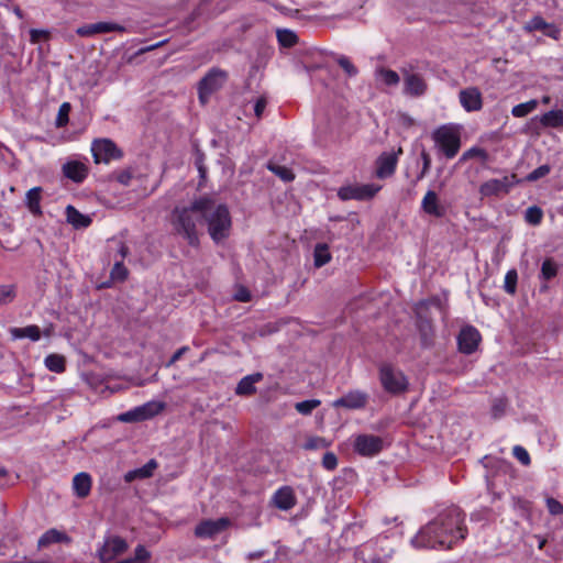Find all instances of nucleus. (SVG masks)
<instances>
[{"label":"nucleus","mask_w":563,"mask_h":563,"mask_svg":"<svg viewBox=\"0 0 563 563\" xmlns=\"http://www.w3.org/2000/svg\"><path fill=\"white\" fill-rule=\"evenodd\" d=\"M465 514L457 506H450L441 510L438 516L421 527L411 539L416 549H452L465 540L468 531L465 526Z\"/></svg>","instance_id":"f257e3e1"},{"label":"nucleus","mask_w":563,"mask_h":563,"mask_svg":"<svg viewBox=\"0 0 563 563\" xmlns=\"http://www.w3.org/2000/svg\"><path fill=\"white\" fill-rule=\"evenodd\" d=\"M208 197H199L195 199L188 207H176L172 214V224L177 234L181 235L187 240L191 246L199 244V238L197 233V223L202 221L203 209L206 210V203Z\"/></svg>","instance_id":"f03ea898"},{"label":"nucleus","mask_w":563,"mask_h":563,"mask_svg":"<svg viewBox=\"0 0 563 563\" xmlns=\"http://www.w3.org/2000/svg\"><path fill=\"white\" fill-rule=\"evenodd\" d=\"M202 220L207 223L208 233L214 243H222L230 236L232 220L227 205H217L212 198L208 197Z\"/></svg>","instance_id":"7ed1b4c3"},{"label":"nucleus","mask_w":563,"mask_h":563,"mask_svg":"<svg viewBox=\"0 0 563 563\" xmlns=\"http://www.w3.org/2000/svg\"><path fill=\"white\" fill-rule=\"evenodd\" d=\"M432 140L448 159L453 158L460 151V133L450 125H441L435 129L432 133Z\"/></svg>","instance_id":"20e7f679"},{"label":"nucleus","mask_w":563,"mask_h":563,"mask_svg":"<svg viewBox=\"0 0 563 563\" xmlns=\"http://www.w3.org/2000/svg\"><path fill=\"white\" fill-rule=\"evenodd\" d=\"M379 382L385 391L391 395H399L407 391L409 383L405 374L390 364H383L379 367Z\"/></svg>","instance_id":"39448f33"},{"label":"nucleus","mask_w":563,"mask_h":563,"mask_svg":"<svg viewBox=\"0 0 563 563\" xmlns=\"http://www.w3.org/2000/svg\"><path fill=\"white\" fill-rule=\"evenodd\" d=\"M228 75L220 68H211L198 84L199 100L207 103L210 96L219 90L225 82Z\"/></svg>","instance_id":"423d86ee"},{"label":"nucleus","mask_w":563,"mask_h":563,"mask_svg":"<svg viewBox=\"0 0 563 563\" xmlns=\"http://www.w3.org/2000/svg\"><path fill=\"white\" fill-rule=\"evenodd\" d=\"M386 445L387 443L382 437L362 433L355 437L353 450L361 456L374 457L378 455Z\"/></svg>","instance_id":"0eeeda50"},{"label":"nucleus","mask_w":563,"mask_h":563,"mask_svg":"<svg viewBox=\"0 0 563 563\" xmlns=\"http://www.w3.org/2000/svg\"><path fill=\"white\" fill-rule=\"evenodd\" d=\"M91 152L96 164H108L123 156L122 151L109 139L95 140L91 144Z\"/></svg>","instance_id":"6e6552de"},{"label":"nucleus","mask_w":563,"mask_h":563,"mask_svg":"<svg viewBox=\"0 0 563 563\" xmlns=\"http://www.w3.org/2000/svg\"><path fill=\"white\" fill-rule=\"evenodd\" d=\"M165 405L161 401H148L142 406L135 407L119 416L122 422H139L151 419L162 412Z\"/></svg>","instance_id":"1a4fd4ad"},{"label":"nucleus","mask_w":563,"mask_h":563,"mask_svg":"<svg viewBox=\"0 0 563 563\" xmlns=\"http://www.w3.org/2000/svg\"><path fill=\"white\" fill-rule=\"evenodd\" d=\"M165 405L161 401H148L142 406L135 407L119 416L122 422H139L151 419L162 412Z\"/></svg>","instance_id":"9d476101"},{"label":"nucleus","mask_w":563,"mask_h":563,"mask_svg":"<svg viewBox=\"0 0 563 563\" xmlns=\"http://www.w3.org/2000/svg\"><path fill=\"white\" fill-rule=\"evenodd\" d=\"M517 183L516 175L504 176L500 179L492 178L479 186L481 198L499 197L507 195Z\"/></svg>","instance_id":"9b49d317"},{"label":"nucleus","mask_w":563,"mask_h":563,"mask_svg":"<svg viewBox=\"0 0 563 563\" xmlns=\"http://www.w3.org/2000/svg\"><path fill=\"white\" fill-rule=\"evenodd\" d=\"M365 548L373 551V555L367 563H388L396 551L386 536H378L375 540L369 541Z\"/></svg>","instance_id":"f8f14e48"},{"label":"nucleus","mask_w":563,"mask_h":563,"mask_svg":"<svg viewBox=\"0 0 563 563\" xmlns=\"http://www.w3.org/2000/svg\"><path fill=\"white\" fill-rule=\"evenodd\" d=\"M401 74L404 80V95L412 98H419L427 92L428 84L421 74L407 68H402Z\"/></svg>","instance_id":"ddd939ff"},{"label":"nucleus","mask_w":563,"mask_h":563,"mask_svg":"<svg viewBox=\"0 0 563 563\" xmlns=\"http://www.w3.org/2000/svg\"><path fill=\"white\" fill-rule=\"evenodd\" d=\"M128 548L129 544L123 538L119 536L108 537L104 539L102 547L98 549L97 556L102 563H108L126 552Z\"/></svg>","instance_id":"4468645a"},{"label":"nucleus","mask_w":563,"mask_h":563,"mask_svg":"<svg viewBox=\"0 0 563 563\" xmlns=\"http://www.w3.org/2000/svg\"><path fill=\"white\" fill-rule=\"evenodd\" d=\"M402 154V147L399 146L397 151L383 152L375 162V175L379 179L391 177L398 164L399 156Z\"/></svg>","instance_id":"2eb2a0df"},{"label":"nucleus","mask_w":563,"mask_h":563,"mask_svg":"<svg viewBox=\"0 0 563 563\" xmlns=\"http://www.w3.org/2000/svg\"><path fill=\"white\" fill-rule=\"evenodd\" d=\"M380 189L374 184L343 186L338 191V197L343 200H367L373 198Z\"/></svg>","instance_id":"dca6fc26"},{"label":"nucleus","mask_w":563,"mask_h":563,"mask_svg":"<svg viewBox=\"0 0 563 563\" xmlns=\"http://www.w3.org/2000/svg\"><path fill=\"white\" fill-rule=\"evenodd\" d=\"M229 525L230 520L228 518L202 520L196 526L195 536L199 539H213L223 532Z\"/></svg>","instance_id":"f3484780"},{"label":"nucleus","mask_w":563,"mask_h":563,"mask_svg":"<svg viewBox=\"0 0 563 563\" xmlns=\"http://www.w3.org/2000/svg\"><path fill=\"white\" fill-rule=\"evenodd\" d=\"M481 339V333L475 327L465 325L457 335L459 350L464 354H472L477 350Z\"/></svg>","instance_id":"a211bd4d"},{"label":"nucleus","mask_w":563,"mask_h":563,"mask_svg":"<svg viewBox=\"0 0 563 563\" xmlns=\"http://www.w3.org/2000/svg\"><path fill=\"white\" fill-rule=\"evenodd\" d=\"M368 398L367 393L354 389L335 399L332 405L335 408H346L350 410L362 409L367 405Z\"/></svg>","instance_id":"6ab92c4d"},{"label":"nucleus","mask_w":563,"mask_h":563,"mask_svg":"<svg viewBox=\"0 0 563 563\" xmlns=\"http://www.w3.org/2000/svg\"><path fill=\"white\" fill-rule=\"evenodd\" d=\"M523 31L527 33L541 32L553 40H558L561 35L560 29L553 23H548L541 15H536L527 21Z\"/></svg>","instance_id":"aec40b11"},{"label":"nucleus","mask_w":563,"mask_h":563,"mask_svg":"<svg viewBox=\"0 0 563 563\" xmlns=\"http://www.w3.org/2000/svg\"><path fill=\"white\" fill-rule=\"evenodd\" d=\"M460 103L467 112L479 111L483 108V98L478 88L468 87L459 93Z\"/></svg>","instance_id":"412c9836"},{"label":"nucleus","mask_w":563,"mask_h":563,"mask_svg":"<svg viewBox=\"0 0 563 563\" xmlns=\"http://www.w3.org/2000/svg\"><path fill=\"white\" fill-rule=\"evenodd\" d=\"M421 210L438 219L446 214V208L440 202L438 194L433 190L426 192L421 201Z\"/></svg>","instance_id":"4be33fe9"},{"label":"nucleus","mask_w":563,"mask_h":563,"mask_svg":"<svg viewBox=\"0 0 563 563\" xmlns=\"http://www.w3.org/2000/svg\"><path fill=\"white\" fill-rule=\"evenodd\" d=\"M272 501L276 508L287 511L295 507L297 498L290 486H283L274 493Z\"/></svg>","instance_id":"5701e85b"},{"label":"nucleus","mask_w":563,"mask_h":563,"mask_svg":"<svg viewBox=\"0 0 563 563\" xmlns=\"http://www.w3.org/2000/svg\"><path fill=\"white\" fill-rule=\"evenodd\" d=\"M63 174L75 183H82L88 176V167L82 162L69 161L63 165Z\"/></svg>","instance_id":"b1692460"},{"label":"nucleus","mask_w":563,"mask_h":563,"mask_svg":"<svg viewBox=\"0 0 563 563\" xmlns=\"http://www.w3.org/2000/svg\"><path fill=\"white\" fill-rule=\"evenodd\" d=\"M92 478L90 474L86 472H80L76 474L73 478V489L74 494L78 498H86L91 490Z\"/></svg>","instance_id":"393cba45"},{"label":"nucleus","mask_w":563,"mask_h":563,"mask_svg":"<svg viewBox=\"0 0 563 563\" xmlns=\"http://www.w3.org/2000/svg\"><path fill=\"white\" fill-rule=\"evenodd\" d=\"M263 379L262 373H254L244 376L235 387V394L239 396H251L256 393L255 384Z\"/></svg>","instance_id":"a878e982"},{"label":"nucleus","mask_w":563,"mask_h":563,"mask_svg":"<svg viewBox=\"0 0 563 563\" xmlns=\"http://www.w3.org/2000/svg\"><path fill=\"white\" fill-rule=\"evenodd\" d=\"M417 327L420 334L421 346L429 349L433 345L434 329L431 320L418 317Z\"/></svg>","instance_id":"bb28decb"},{"label":"nucleus","mask_w":563,"mask_h":563,"mask_svg":"<svg viewBox=\"0 0 563 563\" xmlns=\"http://www.w3.org/2000/svg\"><path fill=\"white\" fill-rule=\"evenodd\" d=\"M157 462L152 459L146 464H144L142 467L131 470L125 473L124 481L126 483H131L135 479H145L153 476V473L155 468L157 467Z\"/></svg>","instance_id":"cd10ccee"},{"label":"nucleus","mask_w":563,"mask_h":563,"mask_svg":"<svg viewBox=\"0 0 563 563\" xmlns=\"http://www.w3.org/2000/svg\"><path fill=\"white\" fill-rule=\"evenodd\" d=\"M42 187H33L27 190L25 195V206L29 211L35 216H42L41 200H42Z\"/></svg>","instance_id":"c85d7f7f"},{"label":"nucleus","mask_w":563,"mask_h":563,"mask_svg":"<svg viewBox=\"0 0 563 563\" xmlns=\"http://www.w3.org/2000/svg\"><path fill=\"white\" fill-rule=\"evenodd\" d=\"M67 222L75 229H86L91 224V218L79 212L74 206L66 207Z\"/></svg>","instance_id":"c756f323"},{"label":"nucleus","mask_w":563,"mask_h":563,"mask_svg":"<svg viewBox=\"0 0 563 563\" xmlns=\"http://www.w3.org/2000/svg\"><path fill=\"white\" fill-rule=\"evenodd\" d=\"M9 332L13 340L27 338L31 341L36 342L41 339V330L35 324L26 325L24 328H11Z\"/></svg>","instance_id":"7c9ffc66"},{"label":"nucleus","mask_w":563,"mask_h":563,"mask_svg":"<svg viewBox=\"0 0 563 563\" xmlns=\"http://www.w3.org/2000/svg\"><path fill=\"white\" fill-rule=\"evenodd\" d=\"M540 123L545 128L563 126V110H550L540 117Z\"/></svg>","instance_id":"2f4dec72"},{"label":"nucleus","mask_w":563,"mask_h":563,"mask_svg":"<svg viewBox=\"0 0 563 563\" xmlns=\"http://www.w3.org/2000/svg\"><path fill=\"white\" fill-rule=\"evenodd\" d=\"M66 539H67V537L65 533L59 532L56 529H49L44 534H42V537L38 539L37 548L42 549L52 543H59Z\"/></svg>","instance_id":"473e14b6"},{"label":"nucleus","mask_w":563,"mask_h":563,"mask_svg":"<svg viewBox=\"0 0 563 563\" xmlns=\"http://www.w3.org/2000/svg\"><path fill=\"white\" fill-rule=\"evenodd\" d=\"M267 169L271 170L274 175L280 178L283 181H292L295 179V174L287 166L279 165L273 161H269L266 165Z\"/></svg>","instance_id":"72a5a7b5"},{"label":"nucleus","mask_w":563,"mask_h":563,"mask_svg":"<svg viewBox=\"0 0 563 563\" xmlns=\"http://www.w3.org/2000/svg\"><path fill=\"white\" fill-rule=\"evenodd\" d=\"M314 266L322 267L331 261V253L325 243H319L313 251Z\"/></svg>","instance_id":"f704fd0d"},{"label":"nucleus","mask_w":563,"mask_h":563,"mask_svg":"<svg viewBox=\"0 0 563 563\" xmlns=\"http://www.w3.org/2000/svg\"><path fill=\"white\" fill-rule=\"evenodd\" d=\"M45 366L54 373H63L66 368L65 357L59 354H49L44 360Z\"/></svg>","instance_id":"c9c22d12"},{"label":"nucleus","mask_w":563,"mask_h":563,"mask_svg":"<svg viewBox=\"0 0 563 563\" xmlns=\"http://www.w3.org/2000/svg\"><path fill=\"white\" fill-rule=\"evenodd\" d=\"M377 79L382 80L386 86H397L400 81L399 75L388 68L380 67L376 70Z\"/></svg>","instance_id":"e433bc0d"},{"label":"nucleus","mask_w":563,"mask_h":563,"mask_svg":"<svg viewBox=\"0 0 563 563\" xmlns=\"http://www.w3.org/2000/svg\"><path fill=\"white\" fill-rule=\"evenodd\" d=\"M472 158H479L482 162L485 163L488 159V153L486 150H484L482 147L473 146V147L468 148L467 151H465L461 155L457 164H463L466 161L472 159Z\"/></svg>","instance_id":"4c0bfd02"},{"label":"nucleus","mask_w":563,"mask_h":563,"mask_svg":"<svg viewBox=\"0 0 563 563\" xmlns=\"http://www.w3.org/2000/svg\"><path fill=\"white\" fill-rule=\"evenodd\" d=\"M538 107V101L532 99L523 103H519L511 109V114L515 118H523L534 111Z\"/></svg>","instance_id":"58836bf2"},{"label":"nucleus","mask_w":563,"mask_h":563,"mask_svg":"<svg viewBox=\"0 0 563 563\" xmlns=\"http://www.w3.org/2000/svg\"><path fill=\"white\" fill-rule=\"evenodd\" d=\"M543 219V211L538 206H531L525 211V221L530 225H539Z\"/></svg>","instance_id":"ea45409f"},{"label":"nucleus","mask_w":563,"mask_h":563,"mask_svg":"<svg viewBox=\"0 0 563 563\" xmlns=\"http://www.w3.org/2000/svg\"><path fill=\"white\" fill-rule=\"evenodd\" d=\"M96 34L109 33V32H126L125 26L114 23V22H97L95 23Z\"/></svg>","instance_id":"a19ab883"},{"label":"nucleus","mask_w":563,"mask_h":563,"mask_svg":"<svg viewBox=\"0 0 563 563\" xmlns=\"http://www.w3.org/2000/svg\"><path fill=\"white\" fill-rule=\"evenodd\" d=\"M277 40L282 46L291 47L297 43L298 37L292 31L284 29L277 31Z\"/></svg>","instance_id":"79ce46f5"},{"label":"nucleus","mask_w":563,"mask_h":563,"mask_svg":"<svg viewBox=\"0 0 563 563\" xmlns=\"http://www.w3.org/2000/svg\"><path fill=\"white\" fill-rule=\"evenodd\" d=\"M16 297L14 285H0V306L11 303Z\"/></svg>","instance_id":"37998d69"},{"label":"nucleus","mask_w":563,"mask_h":563,"mask_svg":"<svg viewBox=\"0 0 563 563\" xmlns=\"http://www.w3.org/2000/svg\"><path fill=\"white\" fill-rule=\"evenodd\" d=\"M558 274V264L552 258L543 261L541 266V277L544 280H550Z\"/></svg>","instance_id":"c03bdc74"},{"label":"nucleus","mask_w":563,"mask_h":563,"mask_svg":"<svg viewBox=\"0 0 563 563\" xmlns=\"http://www.w3.org/2000/svg\"><path fill=\"white\" fill-rule=\"evenodd\" d=\"M321 405V401L319 399H308L303 401H299L295 405V409L303 415L308 416L310 415L316 408H318Z\"/></svg>","instance_id":"a18cd8bd"},{"label":"nucleus","mask_w":563,"mask_h":563,"mask_svg":"<svg viewBox=\"0 0 563 563\" xmlns=\"http://www.w3.org/2000/svg\"><path fill=\"white\" fill-rule=\"evenodd\" d=\"M129 271L122 261H115L110 272V277L114 282H124L128 278Z\"/></svg>","instance_id":"49530a36"},{"label":"nucleus","mask_w":563,"mask_h":563,"mask_svg":"<svg viewBox=\"0 0 563 563\" xmlns=\"http://www.w3.org/2000/svg\"><path fill=\"white\" fill-rule=\"evenodd\" d=\"M518 274L516 269H509L505 275L504 289L507 294L514 295L517 290Z\"/></svg>","instance_id":"de8ad7c7"},{"label":"nucleus","mask_w":563,"mask_h":563,"mask_svg":"<svg viewBox=\"0 0 563 563\" xmlns=\"http://www.w3.org/2000/svg\"><path fill=\"white\" fill-rule=\"evenodd\" d=\"M70 103L69 102H64L59 106V109H58V113H57V117H56V121H55V125L57 128H64L65 125H67L68 121H69V112H70Z\"/></svg>","instance_id":"09e8293b"},{"label":"nucleus","mask_w":563,"mask_h":563,"mask_svg":"<svg viewBox=\"0 0 563 563\" xmlns=\"http://www.w3.org/2000/svg\"><path fill=\"white\" fill-rule=\"evenodd\" d=\"M336 62L344 69V71L347 74V76L354 77L357 75V73H358L357 68L351 63V60L346 56H344V55L338 56Z\"/></svg>","instance_id":"8fccbe9b"},{"label":"nucleus","mask_w":563,"mask_h":563,"mask_svg":"<svg viewBox=\"0 0 563 563\" xmlns=\"http://www.w3.org/2000/svg\"><path fill=\"white\" fill-rule=\"evenodd\" d=\"M551 172V167L547 164L539 166L527 175L528 181H536L540 178L545 177Z\"/></svg>","instance_id":"3c124183"},{"label":"nucleus","mask_w":563,"mask_h":563,"mask_svg":"<svg viewBox=\"0 0 563 563\" xmlns=\"http://www.w3.org/2000/svg\"><path fill=\"white\" fill-rule=\"evenodd\" d=\"M545 504L549 512L552 516H560L563 515V504H561L559 500H556L553 497H547Z\"/></svg>","instance_id":"603ef678"},{"label":"nucleus","mask_w":563,"mask_h":563,"mask_svg":"<svg viewBox=\"0 0 563 563\" xmlns=\"http://www.w3.org/2000/svg\"><path fill=\"white\" fill-rule=\"evenodd\" d=\"M49 31L42 29L30 30V42L32 44L40 43L41 41H47L49 38Z\"/></svg>","instance_id":"864d4df0"},{"label":"nucleus","mask_w":563,"mask_h":563,"mask_svg":"<svg viewBox=\"0 0 563 563\" xmlns=\"http://www.w3.org/2000/svg\"><path fill=\"white\" fill-rule=\"evenodd\" d=\"M514 456L522 464V465H529L531 460L528 451L520 445H516L512 449Z\"/></svg>","instance_id":"5fc2aeb1"},{"label":"nucleus","mask_w":563,"mask_h":563,"mask_svg":"<svg viewBox=\"0 0 563 563\" xmlns=\"http://www.w3.org/2000/svg\"><path fill=\"white\" fill-rule=\"evenodd\" d=\"M328 445L325 439L320 437H312L308 439V441L305 443L303 448L306 450H317V449H323Z\"/></svg>","instance_id":"6e6d98bb"},{"label":"nucleus","mask_w":563,"mask_h":563,"mask_svg":"<svg viewBox=\"0 0 563 563\" xmlns=\"http://www.w3.org/2000/svg\"><path fill=\"white\" fill-rule=\"evenodd\" d=\"M322 466L328 471H333L338 466V457L332 452H327L322 457Z\"/></svg>","instance_id":"4d7b16f0"},{"label":"nucleus","mask_w":563,"mask_h":563,"mask_svg":"<svg viewBox=\"0 0 563 563\" xmlns=\"http://www.w3.org/2000/svg\"><path fill=\"white\" fill-rule=\"evenodd\" d=\"M195 165L198 169L199 176L201 180H205L207 177V167L205 165V154L198 152L195 158Z\"/></svg>","instance_id":"13d9d810"},{"label":"nucleus","mask_w":563,"mask_h":563,"mask_svg":"<svg viewBox=\"0 0 563 563\" xmlns=\"http://www.w3.org/2000/svg\"><path fill=\"white\" fill-rule=\"evenodd\" d=\"M506 409V401L503 399H496L492 407V415L495 419L500 418Z\"/></svg>","instance_id":"bf43d9fd"},{"label":"nucleus","mask_w":563,"mask_h":563,"mask_svg":"<svg viewBox=\"0 0 563 563\" xmlns=\"http://www.w3.org/2000/svg\"><path fill=\"white\" fill-rule=\"evenodd\" d=\"M267 106V100L264 96L262 97H258L256 100H255V103H254V107H253V110H254V114L257 119H261L262 115H263V112L265 110Z\"/></svg>","instance_id":"052dcab7"},{"label":"nucleus","mask_w":563,"mask_h":563,"mask_svg":"<svg viewBox=\"0 0 563 563\" xmlns=\"http://www.w3.org/2000/svg\"><path fill=\"white\" fill-rule=\"evenodd\" d=\"M95 23L85 24L76 30V34L82 37H91L96 35Z\"/></svg>","instance_id":"680f3d73"},{"label":"nucleus","mask_w":563,"mask_h":563,"mask_svg":"<svg viewBox=\"0 0 563 563\" xmlns=\"http://www.w3.org/2000/svg\"><path fill=\"white\" fill-rule=\"evenodd\" d=\"M114 179L121 185L128 186L132 179V173L128 169L114 174Z\"/></svg>","instance_id":"e2e57ef3"},{"label":"nucleus","mask_w":563,"mask_h":563,"mask_svg":"<svg viewBox=\"0 0 563 563\" xmlns=\"http://www.w3.org/2000/svg\"><path fill=\"white\" fill-rule=\"evenodd\" d=\"M234 298L240 302H247L251 300V294L247 289L241 288L235 292Z\"/></svg>","instance_id":"0e129e2a"},{"label":"nucleus","mask_w":563,"mask_h":563,"mask_svg":"<svg viewBox=\"0 0 563 563\" xmlns=\"http://www.w3.org/2000/svg\"><path fill=\"white\" fill-rule=\"evenodd\" d=\"M421 159H422V170L428 172L431 167V157L427 151L421 152Z\"/></svg>","instance_id":"69168bd1"},{"label":"nucleus","mask_w":563,"mask_h":563,"mask_svg":"<svg viewBox=\"0 0 563 563\" xmlns=\"http://www.w3.org/2000/svg\"><path fill=\"white\" fill-rule=\"evenodd\" d=\"M188 351V346H183L180 349H178L174 354L173 356L170 357L169 362H168V365H172L174 363H176L178 360H180V357Z\"/></svg>","instance_id":"338daca9"},{"label":"nucleus","mask_w":563,"mask_h":563,"mask_svg":"<svg viewBox=\"0 0 563 563\" xmlns=\"http://www.w3.org/2000/svg\"><path fill=\"white\" fill-rule=\"evenodd\" d=\"M118 254L120 257L118 261L122 262L129 254V247L123 242H118Z\"/></svg>","instance_id":"774afa93"}]
</instances>
